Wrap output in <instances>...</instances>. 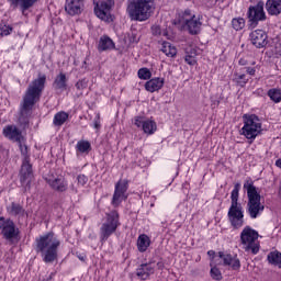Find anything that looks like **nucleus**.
<instances>
[{
    "mask_svg": "<svg viewBox=\"0 0 281 281\" xmlns=\"http://www.w3.org/2000/svg\"><path fill=\"white\" fill-rule=\"evenodd\" d=\"M45 82H47V76L38 75V78L29 85L20 106L21 117L24 120L32 116L34 105L41 101L43 91H45Z\"/></svg>",
    "mask_w": 281,
    "mask_h": 281,
    "instance_id": "obj_1",
    "label": "nucleus"
},
{
    "mask_svg": "<svg viewBox=\"0 0 281 281\" xmlns=\"http://www.w3.org/2000/svg\"><path fill=\"white\" fill-rule=\"evenodd\" d=\"M37 254H41L43 262L50 265L58 260V247H60V239L54 233H46L35 239Z\"/></svg>",
    "mask_w": 281,
    "mask_h": 281,
    "instance_id": "obj_2",
    "label": "nucleus"
},
{
    "mask_svg": "<svg viewBox=\"0 0 281 281\" xmlns=\"http://www.w3.org/2000/svg\"><path fill=\"white\" fill-rule=\"evenodd\" d=\"M240 192V184H235L231 193V206L228 209V220L235 229H240L245 225V211L243 204L238 203V193Z\"/></svg>",
    "mask_w": 281,
    "mask_h": 281,
    "instance_id": "obj_3",
    "label": "nucleus"
},
{
    "mask_svg": "<svg viewBox=\"0 0 281 281\" xmlns=\"http://www.w3.org/2000/svg\"><path fill=\"white\" fill-rule=\"evenodd\" d=\"M244 189L247 192L248 203L246 207V212L248 216L252 220L259 218L262 216V212H265V204H262L260 193H258V189L251 183L247 181L244 183Z\"/></svg>",
    "mask_w": 281,
    "mask_h": 281,
    "instance_id": "obj_4",
    "label": "nucleus"
},
{
    "mask_svg": "<svg viewBox=\"0 0 281 281\" xmlns=\"http://www.w3.org/2000/svg\"><path fill=\"white\" fill-rule=\"evenodd\" d=\"M262 133V122H260V119L255 115L250 114L244 115V126L240 130V135H244L246 139H256Z\"/></svg>",
    "mask_w": 281,
    "mask_h": 281,
    "instance_id": "obj_5",
    "label": "nucleus"
},
{
    "mask_svg": "<svg viewBox=\"0 0 281 281\" xmlns=\"http://www.w3.org/2000/svg\"><path fill=\"white\" fill-rule=\"evenodd\" d=\"M259 234L256 229L246 226L240 233V240L243 249L250 251L254 256L260 251V241L258 240Z\"/></svg>",
    "mask_w": 281,
    "mask_h": 281,
    "instance_id": "obj_6",
    "label": "nucleus"
},
{
    "mask_svg": "<svg viewBox=\"0 0 281 281\" xmlns=\"http://www.w3.org/2000/svg\"><path fill=\"white\" fill-rule=\"evenodd\" d=\"M117 227H120V214H117V211H112L106 214V220L101 225V241L106 243V240H109V238L115 234Z\"/></svg>",
    "mask_w": 281,
    "mask_h": 281,
    "instance_id": "obj_7",
    "label": "nucleus"
},
{
    "mask_svg": "<svg viewBox=\"0 0 281 281\" xmlns=\"http://www.w3.org/2000/svg\"><path fill=\"white\" fill-rule=\"evenodd\" d=\"M178 23L181 27H187L190 34H199L201 32V25H203L201 18L192 14L189 10L179 15Z\"/></svg>",
    "mask_w": 281,
    "mask_h": 281,
    "instance_id": "obj_8",
    "label": "nucleus"
},
{
    "mask_svg": "<svg viewBox=\"0 0 281 281\" xmlns=\"http://www.w3.org/2000/svg\"><path fill=\"white\" fill-rule=\"evenodd\" d=\"M115 5V0H99L94 2V14L97 19L104 23H113V14L111 11Z\"/></svg>",
    "mask_w": 281,
    "mask_h": 281,
    "instance_id": "obj_9",
    "label": "nucleus"
},
{
    "mask_svg": "<svg viewBox=\"0 0 281 281\" xmlns=\"http://www.w3.org/2000/svg\"><path fill=\"white\" fill-rule=\"evenodd\" d=\"M18 144L20 146L21 154L24 157L21 168L20 181L22 186H25V183L27 186V183L32 182V165L30 164V156H27V145L23 144V140L18 142Z\"/></svg>",
    "mask_w": 281,
    "mask_h": 281,
    "instance_id": "obj_10",
    "label": "nucleus"
},
{
    "mask_svg": "<svg viewBox=\"0 0 281 281\" xmlns=\"http://www.w3.org/2000/svg\"><path fill=\"white\" fill-rule=\"evenodd\" d=\"M2 236L9 243L14 245L21 240V231L16 227V224L12 220H5L2 226Z\"/></svg>",
    "mask_w": 281,
    "mask_h": 281,
    "instance_id": "obj_11",
    "label": "nucleus"
},
{
    "mask_svg": "<svg viewBox=\"0 0 281 281\" xmlns=\"http://www.w3.org/2000/svg\"><path fill=\"white\" fill-rule=\"evenodd\" d=\"M248 19L252 27H256L259 21H266L267 14L265 13V3L259 2L256 5L250 7L248 10Z\"/></svg>",
    "mask_w": 281,
    "mask_h": 281,
    "instance_id": "obj_12",
    "label": "nucleus"
},
{
    "mask_svg": "<svg viewBox=\"0 0 281 281\" xmlns=\"http://www.w3.org/2000/svg\"><path fill=\"white\" fill-rule=\"evenodd\" d=\"M127 191H128V181L120 180L115 184V190H114V194L112 198V204L115 207H117V205H120V203H122V201H126V199H128V195L126 194Z\"/></svg>",
    "mask_w": 281,
    "mask_h": 281,
    "instance_id": "obj_13",
    "label": "nucleus"
},
{
    "mask_svg": "<svg viewBox=\"0 0 281 281\" xmlns=\"http://www.w3.org/2000/svg\"><path fill=\"white\" fill-rule=\"evenodd\" d=\"M45 181L48 183L52 190H55V192H67L69 188V183L63 176H55L52 173L45 178Z\"/></svg>",
    "mask_w": 281,
    "mask_h": 281,
    "instance_id": "obj_14",
    "label": "nucleus"
},
{
    "mask_svg": "<svg viewBox=\"0 0 281 281\" xmlns=\"http://www.w3.org/2000/svg\"><path fill=\"white\" fill-rule=\"evenodd\" d=\"M218 258L224 267H228L229 269H233V271H238V269H240V259H238V257H234L225 252H218Z\"/></svg>",
    "mask_w": 281,
    "mask_h": 281,
    "instance_id": "obj_15",
    "label": "nucleus"
},
{
    "mask_svg": "<svg viewBox=\"0 0 281 281\" xmlns=\"http://www.w3.org/2000/svg\"><path fill=\"white\" fill-rule=\"evenodd\" d=\"M127 13L132 21H142V0H131L127 5Z\"/></svg>",
    "mask_w": 281,
    "mask_h": 281,
    "instance_id": "obj_16",
    "label": "nucleus"
},
{
    "mask_svg": "<svg viewBox=\"0 0 281 281\" xmlns=\"http://www.w3.org/2000/svg\"><path fill=\"white\" fill-rule=\"evenodd\" d=\"M250 41L255 47H258L259 49L262 47H266L268 41H267V32L263 30H255L250 33Z\"/></svg>",
    "mask_w": 281,
    "mask_h": 281,
    "instance_id": "obj_17",
    "label": "nucleus"
},
{
    "mask_svg": "<svg viewBox=\"0 0 281 281\" xmlns=\"http://www.w3.org/2000/svg\"><path fill=\"white\" fill-rule=\"evenodd\" d=\"M3 135L12 142H23V134L14 125H8L3 128Z\"/></svg>",
    "mask_w": 281,
    "mask_h": 281,
    "instance_id": "obj_18",
    "label": "nucleus"
},
{
    "mask_svg": "<svg viewBox=\"0 0 281 281\" xmlns=\"http://www.w3.org/2000/svg\"><path fill=\"white\" fill-rule=\"evenodd\" d=\"M164 83V78L155 77L145 83V89L149 93H155V91H159V89H162Z\"/></svg>",
    "mask_w": 281,
    "mask_h": 281,
    "instance_id": "obj_19",
    "label": "nucleus"
},
{
    "mask_svg": "<svg viewBox=\"0 0 281 281\" xmlns=\"http://www.w3.org/2000/svg\"><path fill=\"white\" fill-rule=\"evenodd\" d=\"M154 10L155 2L153 0H142V21H148Z\"/></svg>",
    "mask_w": 281,
    "mask_h": 281,
    "instance_id": "obj_20",
    "label": "nucleus"
},
{
    "mask_svg": "<svg viewBox=\"0 0 281 281\" xmlns=\"http://www.w3.org/2000/svg\"><path fill=\"white\" fill-rule=\"evenodd\" d=\"M98 49L99 52H111V49H115V43L108 35H102L99 40Z\"/></svg>",
    "mask_w": 281,
    "mask_h": 281,
    "instance_id": "obj_21",
    "label": "nucleus"
},
{
    "mask_svg": "<svg viewBox=\"0 0 281 281\" xmlns=\"http://www.w3.org/2000/svg\"><path fill=\"white\" fill-rule=\"evenodd\" d=\"M266 10L270 16H278L281 14V0H267Z\"/></svg>",
    "mask_w": 281,
    "mask_h": 281,
    "instance_id": "obj_22",
    "label": "nucleus"
},
{
    "mask_svg": "<svg viewBox=\"0 0 281 281\" xmlns=\"http://www.w3.org/2000/svg\"><path fill=\"white\" fill-rule=\"evenodd\" d=\"M80 1L82 0H66L65 10L70 16L80 14Z\"/></svg>",
    "mask_w": 281,
    "mask_h": 281,
    "instance_id": "obj_23",
    "label": "nucleus"
},
{
    "mask_svg": "<svg viewBox=\"0 0 281 281\" xmlns=\"http://www.w3.org/2000/svg\"><path fill=\"white\" fill-rule=\"evenodd\" d=\"M142 130L145 135H155L157 133V123L153 120H146L143 122Z\"/></svg>",
    "mask_w": 281,
    "mask_h": 281,
    "instance_id": "obj_24",
    "label": "nucleus"
},
{
    "mask_svg": "<svg viewBox=\"0 0 281 281\" xmlns=\"http://www.w3.org/2000/svg\"><path fill=\"white\" fill-rule=\"evenodd\" d=\"M67 120H69V113L60 111L54 115L53 124L54 126H63Z\"/></svg>",
    "mask_w": 281,
    "mask_h": 281,
    "instance_id": "obj_25",
    "label": "nucleus"
},
{
    "mask_svg": "<svg viewBox=\"0 0 281 281\" xmlns=\"http://www.w3.org/2000/svg\"><path fill=\"white\" fill-rule=\"evenodd\" d=\"M54 88L59 89L60 91H65L67 89V76L60 72L54 81Z\"/></svg>",
    "mask_w": 281,
    "mask_h": 281,
    "instance_id": "obj_26",
    "label": "nucleus"
},
{
    "mask_svg": "<svg viewBox=\"0 0 281 281\" xmlns=\"http://www.w3.org/2000/svg\"><path fill=\"white\" fill-rule=\"evenodd\" d=\"M267 260L270 265L274 267H279L281 269V252L280 251H271L267 256Z\"/></svg>",
    "mask_w": 281,
    "mask_h": 281,
    "instance_id": "obj_27",
    "label": "nucleus"
},
{
    "mask_svg": "<svg viewBox=\"0 0 281 281\" xmlns=\"http://www.w3.org/2000/svg\"><path fill=\"white\" fill-rule=\"evenodd\" d=\"M161 52L166 56H169V58H175V56H177V47H175L169 42H164L162 43Z\"/></svg>",
    "mask_w": 281,
    "mask_h": 281,
    "instance_id": "obj_28",
    "label": "nucleus"
},
{
    "mask_svg": "<svg viewBox=\"0 0 281 281\" xmlns=\"http://www.w3.org/2000/svg\"><path fill=\"white\" fill-rule=\"evenodd\" d=\"M268 97L272 102L279 104L281 102V89L280 88H272L268 90Z\"/></svg>",
    "mask_w": 281,
    "mask_h": 281,
    "instance_id": "obj_29",
    "label": "nucleus"
},
{
    "mask_svg": "<svg viewBox=\"0 0 281 281\" xmlns=\"http://www.w3.org/2000/svg\"><path fill=\"white\" fill-rule=\"evenodd\" d=\"M78 153H89L91 150V143L87 140H79L76 145Z\"/></svg>",
    "mask_w": 281,
    "mask_h": 281,
    "instance_id": "obj_30",
    "label": "nucleus"
},
{
    "mask_svg": "<svg viewBox=\"0 0 281 281\" xmlns=\"http://www.w3.org/2000/svg\"><path fill=\"white\" fill-rule=\"evenodd\" d=\"M232 26L236 30V32H240V30L245 27V19L234 18L232 20Z\"/></svg>",
    "mask_w": 281,
    "mask_h": 281,
    "instance_id": "obj_31",
    "label": "nucleus"
},
{
    "mask_svg": "<svg viewBox=\"0 0 281 281\" xmlns=\"http://www.w3.org/2000/svg\"><path fill=\"white\" fill-rule=\"evenodd\" d=\"M234 82H236V85H238L239 87H245V85L249 82V79L247 78L246 75L236 74L234 78Z\"/></svg>",
    "mask_w": 281,
    "mask_h": 281,
    "instance_id": "obj_32",
    "label": "nucleus"
},
{
    "mask_svg": "<svg viewBox=\"0 0 281 281\" xmlns=\"http://www.w3.org/2000/svg\"><path fill=\"white\" fill-rule=\"evenodd\" d=\"M211 278L216 281L223 280V273H221V270L216 267L211 266Z\"/></svg>",
    "mask_w": 281,
    "mask_h": 281,
    "instance_id": "obj_33",
    "label": "nucleus"
},
{
    "mask_svg": "<svg viewBox=\"0 0 281 281\" xmlns=\"http://www.w3.org/2000/svg\"><path fill=\"white\" fill-rule=\"evenodd\" d=\"M12 26L4 23L0 24V36H10L12 34Z\"/></svg>",
    "mask_w": 281,
    "mask_h": 281,
    "instance_id": "obj_34",
    "label": "nucleus"
},
{
    "mask_svg": "<svg viewBox=\"0 0 281 281\" xmlns=\"http://www.w3.org/2000/svg\"><path fill=\"white\" fill-rule=\"evenodd\" d=\"M23 206L22 205H20V204H14V203H12L11 204V211H10V213L13 215V216H19V215H21V214H23Z\"/></svg>",
    "mask_w": 281,
    "mask_h": 281,
    "instance_id": "obj_35",
    "label": "nucleus"
},
{
    "mask_svg": "<svg viewBox=\"0 0 281 281\" xmlns=\"http://www.w3.org/2000/svg\"><path fill=\"white\" fill-rule=\"evenodd\" d=\"M11 5H13L14 8H22V10H30L29 7H25V0H9Z\"/></svg>",
    "mask_w": 281,
    "mask_h": 281,
    "instance_id": "obj_36",
    "label": "nucleus"
},
{
    "mask_svg": "<svg viewBox=\"0 0 281 281\" xmlns=\"http://www.w3.org/2000/svg\"><path fill=\"white\" fill-rule=\"evenodd\" d=\"M150 247V237L142 235V251H146Z\"/></svg>",
    "mask_w": 281,
    "mask_h": 281,
    "instance_id": "obj_37",
    "label": "nucleus"
},
{
    "mask_svg": "<svg viewBox=\"0 0 281 281\" xmlns=\"http://www.w3.org/2000/svg\"><path fill=\"white\" fill-rule=\"evenodd\" d=\"M87 181H89V178H87V176H85V175H79L77 177L78 187L83 188V186H87Z\"/></svg>",
    "mask_w": 281,
    "mask_h": 281,
    "instance_id": "obj_38",
    "label": "nucleus"
},
{
    "mask_svg": "<svg viewBox=\"0 0 281 281\" xmlns=\"http://www.w3.org/2000/svg\"><path fill=\"white\" fill-rule=\"evenodd\" d=\"M149 78H153V72L148 68H142V79L143 80H149Z\"/></svg>",
    "mask_w": 281,
    "mask_h": 281,
    "instance_id": "obj_39",
    "label": "nucleus"
},
{
    "mask_svg": "<svg viewBox=\"0 0 281 281\" xmlns=\"http://www.w3.org/2000/svg\"><path fill=\"white\" fill-rule=\"evenodd\" d=\"M139 38H142V36L137 35V31H132V34L130 36L131 43H139Z\"/></svg>",
    "mask_w": 281,
    "mask_h": 281,
    "instance_id": "obj_40",
    "label": "nucleus"
},
{
    "mask_svg": "<svg viewBox=\"0 0 281 281\" xmlns=\"http://www.w3.org/2000/svg\"><path fill=\"white\" fill-rule=\"evenodd\" d=\"M92 126H93V128H95V131H100V128L102 126L100 123V114L95 115Z\"/></svg>",
    "mask_w": 281,
    "mask_h": 281,
    "instance_id": "obj_41",
    "label": "nucleus"
},
{
    "mask_svg": "<svg viewBox=\"0 0 281 281\" xmlns=\"http://www.w3.org/2000/svg\"><path fill=\"white\" fill-rule=\"evenodd\" d=\"M153 34H162V36H168V33L166 31L161 32V29L159 26H153L151 27Z\"/></svg>",
    "mask_w": 281,
    "mask_h": 281,
    "instance_id": "obj_42",
    "label": "nucleus"
},
{
    "mask_svg": "<svg viewBox=\"0 0 281 281\" xmlns=\"http://www.w3.org/2000/svg\"><path fill=\"white\" fill-rule=\"evenodd\" d=\"M186 63L188 65H191V66H194L196 65V58L193 57V56H190V55H187L186 58H184Z\"/></svg>",
    "mask_w": 281,
    "mask_h": 281,
    "instance_id": "obj_43",
    "label": "nucleus"
},
{
    "mask_svg": "<svg viewBox=\"0 0 281 281\" xmlns=\"http://www.w3.org/2000/svg\"><path fill=\"white\" fill-rule=\"evenodd\" d=\"M38 0H25L24 8H32Z\"/></svg>",
    "mask_w": 281,
    "mask_h": 281,
    "instance_id": "obj_44",
    "label": "nucleus"
},
{
    "mask_svg": "<svg viewBox=\"0 0 281 281\" xmlns=\"http://www.w3.org/2000/svg\"><path fill=\"white\" fill-rule=\"evenodd\" d=\"M86 87H87V83H86L85 81H82V80H80V81H78V82L76 83V88L79 89V90H82V89H85Z\"/></svg>",
    "mask_w": 281,
    "mask_h": 281,
    "instance_id": "obj_45",
    "label": "nucleus"
},
{
    "mask_svg": "<svg viewBox=\"0 0 281 281\" xmlns=\"http://www.w3.org/2000/svg\"><path fill=\"white\" fill-rule=\"evenodd\" d=\"M134 125L137 126V128H139V126H142V116H136L134 119Z\"/></svg>",
    "mask_w": 281,
    "mask_h": 281,
    "instance_id": "obj_46",
    "label": "nucleus"
},
{
    "mask_svg": "<svg viewBox=\"0 0 281 281\" xmlns=\"http://www.w3.org/2000/svg\"><path fill=\"white\" fill-rule=\"evenodd\" d=\"M246 71L249 76H256V68L248 67Z\"/></svg>",
    "mask_w": 281,
    "mask_h": 281,
    "instance_id": "obj_47",
    "label": "nucleus"
},
{
    "mask_svg": "<svg viewBox=\"0 0 281 281\" xmlns=\"http://www.w3.org/2000/svg\"><path fill=\"white\" fill-rule=\"evenodd\" d=\"M137 249H138V251H142V235H138Z\"/></svg>",
    "mask_w": 281,
    "mask_h": 281,
    "instance_id": "obj_48",
    "label": "nucleus"
},
{
    "mask_svg": "<svg viewBox=\"0 0 281 281\" xmlns=\"http://www.w3.org/2000/svg\"><path fill=\"white\" fill-rule=\"evenodd\" d=\"M5 217L0 216V229H3V225H5Z\"/></svg>",
    "mask_w": 281,
    "mask_h": 281,
    "instance_id": "obj_49",
    "label": "nucleus"
},
{
    "mask_svg": "<svg viewBox=\"0 0 281 281\" xmlns=\"http://www.w3.org/2000/svg\"><path fill=\"white\" fill-rule=\"evenodd\" d=\"M70 191L74 192L75 194H78V188L74 184L70 186Z\"/></svg>",
    "mask_w": 281,
    "mask_h": 281,
    "instance_id": "obj_50",
    "label": "nucleus"
},
{
    "mask_svg": "<svg viewBox=\"0 0 281 281\" xmlns=\"http://www.w3.org/2000/svg\"><path fill=\"white\" fill-rule=\"evenodd\" d=\"M276 166H277L278 168H281V159H278V160L276 161Z\"/></svg>",
    "mask_w": 281,
    "mask_h": 281,
    "instance_id": "obj_51",
    "label": "nucleus"
},
{
    "mask_svg": "<svg viewBox=\"0 0 281 281\" xmlns=\"http://www.w3.org/2000/svg\"><path fill=\"white\" fill-rule=\"evenodd\" d=\"M137 76H138L139 79H142V68L138 69Z\"/></svg>",
    "mask_w": 281,
    "mask_h": 281,
    "instance_id": "obj_52",
    "label": "nucleus"
},
{
    "mask_svg": "<svg viewBox=\"0 0 281 281\" xmlns=\"http://www.w3.org/2000/svg\"><path fill=\"white\" fill-rule=\"evenodd\" d=\"M207 255H209V256H214V250H209V251H207Z\"/></svg>",
    "mask_w": 281,
    "mask_h": 281,
    "instance_id": "obj_53",
    "label": "nucleus"
},
{
    "mask_svg": "<svg viewBox=\"0 0 281 281\" xmlns=\"http://www.w3.org/2000/svg\"><path fill=\"white\" fill-rule=\"evenodd\" d=\"M239 65H246L245 60H244V59H240V60H239Z\"/></svg>",
    "mask_w": 281,
    "mask_h": 281,
    "instance_id": "obj_54",
    "label": "nucleus"
},
{
    "mask_svg": "<svg viewBox=\"0 0 281 281\" xmlns=\"http://www.w3.org/2000/svg\"><path fill=\"white\" fill-rule=\"evenodd\" d=\"M79 260H81L82 262H85V256L79 257Z\"/></svg>",
    "mask_w": 281,
    "mask_h": 281,
    "instance_id": "obj_55",
    "label": "nucleus"
},
{
    "mask_svg": "<svg viewBox=\"0 0 281 281\" xmlns=\"http://www.w3.org/2000/svg\"><path fill=\"white\" fill-rule=\"evenodd\" d=\"M277 56H281V50L276 52Z\"/></svg>",
    "mask_w": 281,
    "mask_h": 281,
    "instance_id": "obj_56",
    "label": "nucleus"
},
{
    "mask_svg": "<svg viewBox=\"0 0 281 281\" xmlns=\"http://www.w3.org/2000/svg\"><path fill=\"white\" fill-rule=\"evenodd\" d=\"M148 277V274H142V278H143V280H144V278H147Z\"/></svg>",
    "mask_w": 281,
    "mask_h": 281,
    "instance_id": "obj_57",
    "label": "nucleus"
},
{
    "mask_svg": "<svg viewBox=\"0 0 281 281\" xmlns=\"http://www.w3.org/2000/svg\"><path fill=\"white\" fill-rule=\"evenodd\" d=\"M137 276H142V272H137Z\"/></svg>",
    "mask_w": 281,
    "mask_h": 281,
    "instance_id": "obj_58",
    "label": "nucleus"
},
{
    "mask_svg": "<svg viewBox=\"0 0 281 281\" xmlns=\"http://www.w3.org/2000/svg\"><path fill=\"white\" fill-rule=\"evenodd\" d=\"M52 276H54V273H50L49 278H52Z\"/></svg>",
    "mask_w": 281,
    "mask_h": 281,
    "instance_id": "obj_59",
    "label": "nucleus"
}]
</instances>
